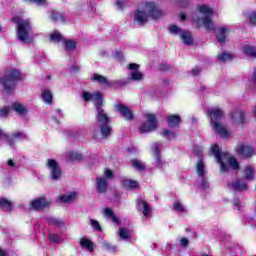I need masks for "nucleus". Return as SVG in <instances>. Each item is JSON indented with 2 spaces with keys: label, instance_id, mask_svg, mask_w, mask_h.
I'll return each instance as SVG.
<instances>
[{
  "label": "nucleus",
  "instance_id": "55",
  "mask_svg": "<svg viewBox=\"0 0 256 256\" xmlns=\"http://www.w3.org/2000/svg\"><path fill=\"white\" fill-rule=\"evenodd\" d=\"M162 135H165L166 137H168V139H173V137H175V133H173L169 130H164L162 132Z\"/></svg>",
  "mask_w": 256,
  "mask_h": 256
},
{
  "label": "nucleus",
  "instance_id": "4",
  "mask_svg": "<svg viewBox=\"0 0 256 256\" xmlns=\"http://www.w3.org/2000/svg\"><path fill=\"white\" fill-rule=\"evenodd\" d=\"M17 25V37L22 43H31V37L29 36V31L31 29V24L27 20H21L19 17L12 19Z\"/></svg>",
  "mask_w": 256,
  "mask_h": 256
},
{
  "label": "nucleus",
  "instance_id": "23",
  "mask_svg": "<svg viewBox=\"0 0 256 256\" xmlns=\"http://www.w3.org/2000/svg\"><path fill=\"white\" fill-rule=\"evenodd\" d=\"M137 205L138 207H140L144 217H149V215H151V206H149V203H147V201L139 199L137 201Z\"/></svg>",
  "mask_w": 256,
  "mask_h": 256
},
{
  "label": "nucleus",
  "instance_id": "64",
  "mask_svg": "<svg viewBox=\"0 0 256 256\" xmlns=\"http://www.w3.org/2000/svg\"><path fill=\"white\" fill-rule=\"evenodd\" d=\"M198 157H203V153L199 152L198 154Z\"/></svg>",
  "mask_w": 256,
  "mask_h": 256
},
{
  "label": "nucleus",
  "instance_id": "46",
  "mask_svg": "<svg viewBox=\"0 0 256 256\" xmlns=\"http://www.w3.org/2000/svg\"><path fill=\"white\" fill-rule=\"evenodd\" d=\"M90 225L94 228L95 231H103L101 224H99V221L95 219H90Z\"/></svg>",
  "mask_w": 256,
  "mask_h": 256
},
{
  "label": "nucleus",
  "instance_id": "8",
  "mask_svg": "<svg viewBox=\"0 0 256 256\" xmlns=\"http://www.w3.org/2000/svg\"><path fill=\"white\" fill-rule=\"evenodd\" d=\"M146 122L140 126V133H151L157 129V117L155 114L146 113L145 114Z\"/></svg>",
  "mask_w": 256,
  "mask_h": 256
},
{
  "label": "nucleus",
  "instance_id": "19",
  "mask_svg": "<svg viewBox=\"0 0 256 256\" xmlns=\"http://www.w3.org/2000/svg\"><path fill=\"white\" fill-rule=\"evenodd\" d=\"M128 69H130V78L133 80V81H141L143 80V73H141L139 70V65L138 64H135V63H132L128 66Z\"/></svg>",
  "mask_w": 256,
  "mask_h": 256
},
{
  "label": "nucleus",
  "instance_id": "51",
  "mask_svg": "<svg viewBox=\"0 0 256 256\" xmlns=\"http://www.w3.org/2000/svg\"><path fill=\"white\" fill-rule=\"evenodd\" d=\"M9 111H11V108L7 106L0 109V117H7V115H9Z\"/></svg>",
  "mask_w": 256,
  "mask_h": 256
},
{
  "label": "nucleus",
  "instance_id": "31",
  "mask_svg": "<svg viewBox=\"0 0 256 256\" xmlns=\"http://www.w3.org/2000/svg\"><path fill=\"white\" fill-rule=\"evenodd\" d=\"M167 123L169 127H179V123H181V117L179 115H170L167 117Z\"/></svg>",
  "mask_w": 256,
  "mask_h": 256
},
{
  "label": "nucleus",
  "instance_id": "34",
  "mask_svg": "<svg viewBox=\"0 0 256 256\" xmlns=\"http://www.w3.org/2000/svg\"><path fill=\"white\" fill-rule=\"evenodd\" d=\"M48 239L49 241H51V243H55V244L63 243V236L61 235V232L59 234L55 232H50L48 234Z\"/></svg>",
  "mask_w": 256,
  "mask_h": 256
},
{
  "label": "nucleus",
  "instance_id": "29",
  "mask_svg": "<svg viewBox=\"0 0 256 256\" xmlns=\"http://www.w3.org/2000/svg\"><path fill=\"white\" fill-rule=\"evenodd\" d=\"M99 128H100V133L102 135V139H107L108 137H111L113 128H111L109 124H103L102 126H99Z\"/></svg>",
  "mask_w": 256,
  "mask_h": 256
},
{
  "label": "nucleus",
  "instance_id": "16",
  "mask_svg": "<svg viewBox=\"0 0 256 256\" xmlns=\"http://www.w3.org/2000/svg\"><path fill=\"white\" fill-rule=\"evenodd\" d=\"M221 173H229V171H237L239 169V162L237 161H219Z\"/></svg>",
  "mask_w": 256,
  "mask_h": 256
},
{
  "label": "nucleus",
  "instance_id": "21",
  "mask_svg": "<svg viewBox=\"0 0 256 256\" xmlns=\"http://www.w3.org/2000/svg\"><path fill=\"white\" fill-rule=\"evenodd\" d=\"M75 199H77V192H67L66 194L58 197V201H60V203H73Z\"/></svg>",
  "mask_w": 256,
  "mask_h": 256
},
{
  "label": "nucleus",
  "instance_id": "47",
  "mask_svg": "<svg viewBox=\"0 0 256 256\" xmlns=\"http://www.w3.org/2000/svg\"><path fill=\"white\" fill-rule=\"evenodd\" d=\"M247 17H248L250 23H252V25H256V12L255 11L248 12Z\"/></svg>",
  "mask_w": 256,
  "mask_h": 256
},
{
  "label": "nucleus",
  "instance_id": "40",
  "mask_svg": "<svg viewBox=\"0 0 256 256\" xmlns=\"http://www.w3.org/2000/svg\"><path fill=\"white\" fill-rule=\"evenodd\" d=\"M218 60H220L221 63H225L226 61H231L233 59V55L231 53L224 52L222 54H218Z\"/></svg>",
  "mask_w": 256,
  "mask_h": 256
},
{
  "label": "nucleus",
  "instance_id": "59",
  "mask_svg": "<svg viewBox=\"0 0 256 256\" xmlns=\"http://www.w3.org/2000/svg\"><path fill=\"white\" fill-rule=\"evenodd\" d=\"M192 75H199V69L192 70Z\"/></svg>",
  "mask_w": 256,
  "mask_h": 256
},
{
  "label": "nucleus",
  "instance_id": "37",
  "mask_svg": "<svg viewBox=\"0 0 256 256\" xmlns=\"http://www.w3.org/2000/svg\"><path fill=\"white\" fill-rule=\"evenodd\" d=\"M180 37L185 45H191L193 43V36H191L190 32L183 31Z\"/></svg>",
  "mask_w": 256,
  "mask_h": 256
},
{
  "label": "nucleus",
  "instance_id": "33",
  "mask_svg": "<svg viewBox=\"0 0 256 256\" xmlns=\"http://www.w3.org/2000/svg\"><path fill=\"white\" fill-rule=\"evenodd\" d=\"M244 177L247 181H253V179H255V167L246 166L244 170Z\"/></svg>",
  "mask_w": 256,
  "mask_h": 256
},
{
  "label": "nucleus",
  "instance_id": "60",
  "mask_svg": "<svg viewBox=\"0 0 256 256\" xmlns=\"http://www.w3.org/2000/svg\"><path fill=\"white\" fill-rule=\"evenodd\" d=\"M180 19L181 21H185V19H187V16H185V14H180Z\"/></svg>",
  "mask_w": 256,
  "mask_h": 256
},
{
  "label": "nucleus",
  "instance_id": "5",
  "mask_svg": "<svg viewBox=\"0 0 256 256\" xmlns=\"http://www.w3.org/2000/svg\"><path fill=\"white\" fill-rule=\"evenodd\" d=\"M21 79L19 70H9L4 78H1L0 83L3 85L6 93H11L15 89V82Z\"/></svg>",
  "mask_w": 256,
  "mask_h": 256
},
{
  "label": "nucleus",
  "instance_id": "58",
  "mask_svg": "<svg viewBox=\"0 0 256 256\" xmlns=\"http://www.w3.org/2000/svg\"><path fill=\"white\" fill-rule=\"evenodd\" d=\"M0 256H7V251L0 248Z\"/></svg>",
  "mask_w": 256,
  "mask_h": 256
},
{
  "label": "nucleus",
  "instance_id": "20",
  "mask_svg": "<svg viewBox=\"0 0 256 256\" xmlns=\"http://www.w3.org/2000/svg\"><path fill=\"white\" fill-rule=\"evenodd\" d=\"M48 223H50V225L53 227L60 229V233H62V231H67V226L65 225V221L63 219L52 217L48 219Z\"/></svg>",
  "mask_w": 256,
  "mask_h": 256
},
{
  "label": "nucleus",
  "instance_id": "54",
  "mask_svg": "<svg viewBox=\"0 0 256 256\" xmlns=\"http://www.w3.org/2000/svg\"><path fill=\"white\" fill-rule=\"evenodd\" d=\"M115 5L118 7V9H123L125 5H127V1L125 0H116Z\"/></svg>",
  "mask_w": 256,
  "mask_h": 256
},
{
  "label": "nucleus",
  "instance_id": "36",
  "mask_svg": "<svg viewBox=\"0 0 256 256\" xmlns=\"http://www.w3.org/2000/svg\"><path fill=\"white\" fill-rule=\"evenodd\" d=\"M41 98L44 103H47L48 105H51V103H53V94L49 90H44L41 94Z\"/></svg>",
  "mask_w": 256,
  "mask_h": 256
},
{
  "label": "nucleus",
  "instance_id": "35",
  "mask_svg": "<svg viewBox=\"0 0 256 256\" xmlns=\"http://www.w3.org/2000/svg\"><path fill=\"white\" fill-rule=\"evenodd\" d=\"M231 185L232 189H235V191H245V189H247V182H245V180H236Z\"/></svg>",
  "mask_w": 256,
  "mask_h": 256
},
{
  "label": "nucleus",
  "instance_id": "27",
  "mask_svg": "<svg viewBox=\"0 0 256 256\" xmlns=\"http://www.w3.org/2000/svg\"><path fill=\"white\" fill-rule=\"evenodd\" d=\"M242 52L248 57H256V46L251 44H245L242 46Z\"/></svg>",
  "mask_w": 256,
  "mask_h": 256
},
{
  "label": "nucleus",
  "instance_id": "43",
  "mask_svg": "<svg viewBox=\"0 0 256 256\" xmlns=\"http://www.w3.org/2000/svg\"><path fill=\"white\" fill-rule=\"evenodd\" d=\"M173 209L176 213H185V206H183L180 201H175L173 203Z\"/></svg>",
  "mask_w": 256,
  "mask_h": 256
},
{
  "label": "nucleus",
  "instance_id": "52",
  "mask_svg": "<svg viewBox=\"0 0 256 256\" xmlns=\"http://www.w3.org/2000/svg\"><path fill=\"white\" fill-rule=\"evenodd\" d=\"M104 175L106 177V180L113 179V177H115V175L113 174V171L107 168L104 170Z\"/></svg>",
  "mask_w": 256,
  "mask_h": 256
},
{
  "label": "nucleus",
  "instance_id": "39",
  "mask_svg": "<svg viewBox=\"0 0 256 256\" xmlns=\"http://www.w3.org/2000/svg\"><path fill=\"white\" fill-rule=\"evenodd\" d=\"M63 47L66 51H73L76 47V43L73 40H63Z\"/></svg>",
  "mask_w": 256,
  "mask_h": 256
},
{
  "label": "nucleus",
  "instance_id": "32",
  "mask_svg": "<svg viewBox=\"0 0 256 256\" xmlns=\"http://www.w3.org/2000/svg\"><path fill=\"white\" fill-rule=\"evenodd\" d=\"M118 235L122 241H129L131 239V230L125 228V227H120L118 231Z\"/></svg>",
  "mask_w": 256,
  "mask_h": 256
},
{
  "label": "nucleus",
  "instance_id": "41",
  "mask_svg": "<svg viewBox=\"0 0 256 256\" xmlns=\"http://www.w3.org/2000/svg\"><path fill=\"white\" fill-rule=\"evenodd\" d=\"M91 81H97V83H101L102 85H108L107 78L99 74H94Z\"/></svg>",
  "mask_w": 256,
  "mask_h": 256
},
{
  "label": "nucleus",
  "instance_id": "61",
  "mask_svg": "<svg viewBox=\"0 0 256 256\" xmlns=\"http://www.w3.org/2000/svg\"><path fill=\"white\" fill-rule=\"evenodd\" d=\"M51 19H52L53 21H57V19H58V18H57V15H56V14H52V15H51Z\"/></svg>",
  "mask_w": 256,
  "mask_h": 256
},
{
  "label": "nucleus",
  "instance_id": "56",
  "mask_svg": "<svg viewBox=\"0 0 256 256\" xmlns=\"http://www.w3.org/2000/svg\"><path fill=\"white\" fill-rule=\"evenodd\" d=\"M189 245V239L181 238L180 239V247H187Z\"/></svg>",
  "mask_w": 256,
  "mask_h": 256
},
{
  "label": "nucleus",
  "instance_id": "57",
  "mask_svg": "<svg viewBox=\"0 0 256 256\" xmlns=\"http://www.w3.org/2000/svg\"><path fill=\"white\" fill-rule=\"evenodd\" d=\"M239 203H240L239 199H234L233 205H236V207H238V209L240 208Z\"/></svg>",
  "mask_w": 256,
  "mask_h": 256
},
{
  "label": "nucleus",
  "instance_id": "13",
  "mask_svg": "<svg viewBox=\"0 0 256 256\" xmlns=\"http://www.w3.org/2000/svg\"><path fill=\"white\" fill-rule=\"evenodd\" d=\"M47 167L50 171V177L53 181H57L61 178V167L57 161H48Z\"/></svg>",
  "mask_w": 256,
  "mask_h": 256
},
{
  "label": "nucleus",
  "instance_id": "6",
  "mask_svg": "<svg viewBox=\"0 0 256 256\" xmlns=\"http://www.w3.org/2000/svg\"><path fill=\"white\" fill-rule=\"evenodd\" d=\"M195 173L198 177L200 187L202 189H209V181H207V166L205 162L198 161L195 165Z\"/></svg>",
  "mask_w": 256,
  "mask_h": 256
},
{
  "label": "nucleus",
  "instance_id": "9",
  "mask_svg": "<svg viewBox=\"0 0 256 256\" xmlns=\"http://www.w3.org/2000/svg\"><path fill=\"white\" fill-rule=\"evenodd\" d=\"M0 139H6L10 147H15V141H24V139H27V134L24 132H14L9 136L0 129Z\"/></svg>",
  "mask_w": 256,
  "mask_h": 256
},
{
  "label": "nucleus",
  "instance_id": "38",
  "mask_svg": "<svg viewBox=\"0 0 256 256\" xmlns=\"http://www.w3.org/2000/svg\"><path fill=\"white\" fill-rule=\"evenodd\" d=\"M80 245L84 248L87 249V251L93 252V242L87 238H82L80 240Z\"/></svg>",
  "mask_w": 256,
  "mask_h": 256
},
{
  "label": "nucleus",
  "instance_id": "30",
  "mask_svg": "<svg viewBox=\"0 0 256 256\" xmlns=\"http://www.w3.org/2000/svg\"><path fill=\"white\" fill-rule=\"evenodd\" d=\"M67 157L71 161H83V159H85V156L82 153L73 150L67 152Z\"/></svg>",
  "mask_w": 256,
  "mask_h": 256
},
{
  "label": "nucleus",
  "instance_id": "22",
  "mask_svg": "<svg viewBox=\"0 0 256 256\" xmlns=\"http://www.w3.org/2000/svg\"><path fill=\"white\" fill-rule=\"evenodd\" d=\"M12 110H14L15 113H17V115H20V117H25V115H27V112L29 111L27 109V106H25L19 102H14L12 104Z\"/></svg>",
  "mask_w": 256,
  "mask_h": 256
},
{
  "label": "nucleus",
  "instance_id": "44",
  "mask_svg": "<svg viewBox=\"0 0 256 256\" xmlns=\"http://www.w3.org/2000/svg\"><path fill=\"white\" fill-rule=\"evenodd\" d=\"M169 32L172 33V35H180L183 33V30L179 28V26L172 24L169 26Z\"/></svg>",
  "mask_w": 256,
  "mask_h": 256
},
{
  "label": "nucleus",
  "instance_id": "50",
  "mask_svg": "<svg viewBox=\"0 0 256 256\" xmlns=\"http://www.w3.org/2000/svg\"><path fill=\"white\" fill-rule=\"evenodd\" d=\"M103 247L106 249V251H109L110 253H115V246L109 244V242H104Z\"/></svg>",
  "mask_w": 256,
  "mask_h": 256
},
{
  "label": "nucleus",
  "instance_id": "14",
  "mask_svg": "<svg viewBox=\"0 0 256 256\" xmlns=\"http://www.w3.org/2000/svg\"><path fill=\"white\" fill-rule=\"evenodd\" d=\"M45 207H49V202L45 197L36 198L30 202V209L34 211H43Z\"/></svg>",
  "mask_w": 256,
  "mask_h": 256
},
{
  "label": "nucleus",
  "instance_id": "53",
  "mask_svg": "<svg viewBox=\"0 0 256 256\" xmlns=\"http://www.w3.org/2000/svg\"><path fill=\"white\" fill-rule=\"evenodd\" d=\"M177 5L185 9V7H189V0H178Z\"/></svg>",
  "mask_w": 256,
  "mask_h": 256
},
{
  "label": "nucleus",
  "instance_id": "24",
  "mask_svg": "<svg viewBox=\"0 0 256 256\" xmlns=\"http://www.w3.org/2000/svg\"><path fill=\"white\" fill-rule=\"evenodd\" d=\"M227 33H229V28L227 27L217 29V39L220 45H223L227 41Z\"/></svg>",
  "mask_w": 256,
  "mask_h": 256
},
{
  "label": "nucleus",
  "instance_id": "2",
  "mask_svg": "<svg viewBox=\"0 0 256 256\" xmlns=\"http://www.w3.org/2000/svg\"><path fill=\"white\" fill-rule=\"evenodd\" d=\"M208 115L210 118V125L213 131L216 133V135H219L222 139H229L231 135H233V132L231 130L225 128V126L222 125L221 119H223V111L219 107H211L208 108Z\"/></svg>",
  "mask_w": 256,
  "mask_h": 256
},
{
  "label": "nucleus",
  "instance_id": "12",
  "mask_svg": "<svg viewBox=\"0 0 256 256\" xmlns=\"http://www.w3.org/2000/svg\"><path fill=\"white\" fill-rule=\"evenodd\" d=\"M96 123L98 127H101L102 125L109 124V116L105 113V110H103V104H98L96 107Z\"/></svg>",
  "mask_w": 256,
  "mask_h": 256
},
{
  "label": "nucleus",
  "instance_id": "48",
  "mask_svg": "<svg viewBox=\"0 0 256 256\" xmlns=\"http://www.w3.org/2000/svg\"><path fill=\"white\" fill-rule=\"evenodd\" d=\"M6 167H8V169H10V171H15V169H17V167H19V163L15 162V161H8V162H6Z\"/></svg>",
  "mask_w": 256,
  "mask_h": 256
},
{
  "label": "nucleus",
  "instance_id": "49",
  "mask_svg": "<svg viewBox=\"0 0 256 256\" xmlns=\"http://www.w3.org/2000/svg\"><path fill=\"white\" fill-rule=\"evenodd\" d=\"M27 3H35L36 5L43 7L44 5H47V0H24Z\"/></svg>",
  "mask_w": 256,
  "mask_h": 256
},
{
  "label": "nucleus",
  "instance_id": "26",
  "mask_svg": "<svg viewBox=\"0 0 256 256\" xmlns=\"http://www.w3.org/2000/svg\"><path fill=\"white\" fill-rule=\"evenodd\" d=\"M121 183L126 189H137L139 187V182L125 177L121 178Z\"/></svg>",
  "mask_w": 256,
  "mask_h": 256
},
{
  "label": "nucleus",
  "instance_id": "18",
  "mask_svg": "<svg viewBox=\"0 0 256 256\" xmlns=\"http://www.w3.org/2000/svg\"><path fill=\"white\" fill-rule=\"evenodd\" d=\"M115 109L127 121H131V119H133V113L131 112L129 107H127V106H125L123 104H116L115 105Z\"/></svg>",
  "mask_w": 256,
  "mask_h": 256
},
{
  "label": "nucleus",
  "instance_id": "42",
  "mask_svg": "<svg viewBox=\"0 0 256 256\" xmlns=\"http://www.w3.org/2000/svg\"><path fill=\"white\" fill-rule=\"evenodd\" d=\"M50 41H53L54 43H59V41H63V35L59 33L58 31H54L50 35Z\"/></svg>",
  "mask_w": 256,
  "mask_h": 256
},
{
  "label": "nucleus",
  "instance_id": "62",
  "mask_svg": "<svg viewBox=\"0 0 256 256\" xmlns=\"http://www.w3.org/2000/svg\"><path fill=\"white\" fill-rule=\"evenodd\" d=\"M253 75H254V81H256V68L254 69Z\"/></svg>",
  "mask_w": 256,
  "mask_h": 256
},
{
  "label": "nucleus",
  "instance_id": "28",
  "mask_svg": "<svg viewBox=\"0 0 256 256\" xmlns=\"http://www.w3.org/2000/svg\"><path fill=\"white\" fill-rule=\"evenodd\" d=\"M0 209H2V211L11 212L13 211V203L7 198H0Z\"/></svg>",
  "mask_w": 256,
  "mask_h": 256
},
{
  "label": "nucleus",
  "instance_id": "3",
  "mask_svg": "<svg viewBox=\"0 0 256 256\" xmlns=\"http://www.w3.org/2000/svg\"><path fill=\"white\" fill-rule=\"evenodd\" d=\"M197 10L202 14V18H194V21L198 23V25H203L207 31H213L215 29V24L211 20L213 18V8L202 4L198 6Z\"/></svg>",
  "mask_w": 256,
  "mask_h": 256
},
{
  "label": "nucleus",
  "instance_id": "63",
  "mask_svg": "<svg viewBox=\"0 0 256 256\" xmlns=\"http://www.w3.org/2000/svg\"><path fill=\"white\" fill-rule=\"evenodd\" d=\"M56 113H57L58 115H61V110H60V109H57V110H56Z\"/></svg>",
  "mask_w": 256,
  "mask_h": 256
},
{
  "label": "nucleus",
  "instance_id": "17",
  "mask_svg": "<svg viewBox=\"0 0 256 256\" xmlns=\"http://www.w3.org/2000/svg\"><path fill=\"white\" fill-rule=\"evenodd\" d=\"M231 121L232 125L238 127L239 125H243L247 122V118L245 117V112L243 111H234L231 113Z\"/></svg>",
  "mask_w": 256,
  "mask_h": 256
},
{
  "label": "nucleus",
  "instance_id": "15",
  "mask_svg": "<svg viewBox=\"0 0 256 256\" xmlns=\"http://www.w3.org/2000/svg\"><path fill=\"white\" fill-rule=\"evenodd\" d=\"M95 189L97 193H107V189H109V182H107V178L104 176L97 177L95 180Z\"/></svg>",
  "mask_w": 256,
  "mask_h": 256
},
{
  "label": "nucleus",
  "instance_id": "45",
  "mask_svg": "<svg viewBox=\"0 0 256 256\" xmlns=\"http://www.w3.org/2000/svg\"><path fill=\"white\" fill-rule=\"evenodd\" d=\"M132 167L136 171H145V164H143V162H141V161H133L132 162Z\"/></svg>",
  "mask_w": 256,
  "mask_h": 256
},
{
  "label": "nucleus",
  "instance_id": "7",
  "mask_svg": "<svg viewBox=\"0 0 256 256\" xmlns=\"http://www.w3.org/2000/svg\"><path fill=\"white\" fill-rule=\"evenodd\" d=\"M210 153L217 161H236L235 156L227 151H222L218 144L211 145Z\"/></svg>",
  "mask_w": 256,
  "mask_h": 256
},
{
  "label": "nucleus",
  "instance_id": "10",
  "mask_svg": "<svg viewBox=\"0 0 256 256\" xmlns=\"http://www.w3.org/2000/svg\"><path fill=\"white\" fill-rule=\"evenodd\" d=\"M81 97L85 103L93 101L95 107H97V105H103V94H101V92L90 93L87 91H82Z\"/></svg>",
  "mask_w": 256,
  "mask_h": 256
},
{
  "label": "nucleus",
  "instance_id": "1",
  "mask_svg": "<svg viewBox=\"0 0 256 256\" xmlns=\"http://www.w3.org/2000/svg\"><path fill=\"white\" fill-rule=\"evenodd\" d=\"M165 11L159 8L155 2H145L134 12V21L138 25H145L149 19H161Z\"/></svg>",
  "mask_w": 256,
  "mask_h": 256
},
{
  "label": "nucleus",
  "instance_id": "11",
  "mask_svg": "<svg viewBox=\"0 0 256 256\" xmlns=\"http://www.w3.org/2000/svg\"><path fill=\"white\" fill-rule=\"evenodd\" d=\"M236 153L244 159H249V157H253V155H255V149L247 143H239L236 146Z\"/></svg>",
  "mask_w": 256,
  "mask_h": 256
},
{
  "label": "nucleus",
  "instance_id": "25",
  "mask_svg": "<svg viewBox=\"0 0 256 256\" xmlns=\"http://www.w3.org/2000/svg\"><path fill=\"white\" fill-rule=\"evenodd\" d=\"M103 215L104 217H106V219H111V221L113 223H116V225H119V223H121V221L119 220L117 215H115V212H113L111 208H104Z\"/></svg>",
  "mask_w": 256,
  "mask_h": 256
}]
</instances>
